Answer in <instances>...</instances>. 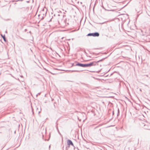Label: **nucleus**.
Wrapping results in <instances>:
<instances>
[{
  "instance_id": "ddd939ff",
  "label": "nucleus",
  "mask_w": 150,
  "mask_h": 150,
  "mask_svg": "<svg viewBox=\"0 0 150 150\" xmlns=\"http://www.w3.org/2000/svg\"><path fill=\"white\" fill-rule=\"evenodd\" d=\"M23 0H17L16 1H23Z\"/></svg>"
},
{
  "instance_id": "39448f33",
  "label": "nucleus",
  "mask_w": 150,
  "mask_h": 150,
  "mask_svg": "<svg viewBox=\"0 0 150 150\" xmlns=\"http://www.w3.org/2000/svg\"><path fill=\"white\" fill-rule=\"evenodd\" d=\"M18 9H21L22 11H26V8L25 7H22L21 8H18Z\"/></svg>"
},
{
  "instance_id": "f3484780",
  "label": "nucleus",
  "mask_w": 150,
  "mask_h": 150,
  "mask_svg": "<svg viewBox=\"0 0 150 150\" xmlns=\"http://www.w3.org/2000/svg\"><path fill=\"white\" fill-rule=\"evenodd\" d=\"M140 91H142V90H141V89H140Z\"/></svg>"
},
{
  "instance_id": "7ed1b4c3",
  "label": "nucleus",
  "mask_w": 150,
  "mask_h": 150,
  "mask_svg": "<svg viewBox=\"0 0 150 150\" xmlns=\"http://www.w3.org/2000/svg\"><path fill=\"white\" fill-rule=\"evenodd\" d=\"M75 65L84 67V64L79 63L78 62H76Z\"/></svg>"
},
{
  "instance_id": "2eb2a0df",
  "label": "nucleus",
  "mask_w": 150,
  "mask_h": 150,
  "mask_svg": "<svg viewBox=\"0 0 150 150\" xmlns=\"http://www.w3.org/2000/svg\"><path fill=\"white\" fill-rule=\"evenodd\" d=\"M25 32H26L27 31V29H25Z\"/></svg>"
},
{
  "instance_id": "f257e3e1",
  "label": "nucleus",
  "mask_w": 150,
  "mask_h": 150,
  "mask_svg": "<svg viewBox=\"0 0 150 150\" xmlns=\"http://www.w3.org/2000/svg\"><path fill=\"white\" fill-rule=\"evenodd\" d=\"M106 57L102 59L97 62L93 61L88 64H84V67H90L92 66L98 65V63L103 61Z\"/></svg>"
},
{
  "instance_id": "0eeeda50",
  "label": "nucleus",
  "mask_w": 150,
  "mask_h": 150,
  "mask_svg": "<svg viewBox=\"0 0 150 150\" xmlns=\"http://www.w3.org/2000/svg\"><path fill=\"white\" fill-rule=\"evenodd\" d=\"M103 8L106 10H107L108 11H115V10L114 9H106L105 8L103 7Z\"/></svg>"
},
{
  "instance_id": "9d476101",
  "label": "nucleus",
  "mask_w": 150,
  "mask_h": 150,
  "mask_svg": "<svg viewBox=\"0 0 150 150\" xmlns=\"http://www.w3.org/2000/svg\"><path fill=\"white\" fill-rule=\"evenodd\" d=\"M71 71L72 72H79L80 71H78V70H72V71Z\"/></svg>"
},
{
  "instance_id": "20e7f679",
  "label": "nucleus",
  "mask_w": 150,
  "mask_h": 150,
  "mask_svg": "<svg viewBox=\"0 0 150 150\" xmlns=\"http://www.w3.org/2000/svg\"><path fill=\"white\" fill-rule=\"evenodd\" d=\"M67 143L68 144L69 146L70 145H71L73 146H74V144L72 142V141L70 140V139H68L67 141Z\"/></svg>"
},
{
  "instance_id": "423d86ee",
  "label": "nucleus",
  "mask_w": 150,
  "mask_h": 150,
  "mask_svg": "<svg viewBox=\"0 0 150 150\" xmlns=\"http://www.w3.org/2000/svg\"><path fill=\"white\" fill-rule=\"evenodd\" d=\"M2 38H3V39H4V40L6 42V38H5V35H3L2 34H1V35Z\"/></svg>"
},
{
  "instance_id": "1a4fd4ad",
  "label": "nucleus",
  "mask_w": 150,
  "mask_h": 150,
  "mask_svg": "<svg viewBox=\"0 0 150 150\" xmlns=\"http://www.w3.org/2000/svg\"><path fill=\"white\" fill-rule=\"evenodd\" d=\"M56 128H57V131H58V132L60 134H61V133H60V132H59V129H58V127L57 126L56 127Z\"/></svg>"
},
{
  "instance_id": "f03ea898",
  "label": "nucleus",
  "mask_w": 150,
  "mask_h": 150,
  "mask_svg": "<svg viewBox=\"0 0 150 150\" xmlns=\"http://www.w3.org/2000/svg\"><path fill=\"white\" fill-rule=\"evenodd\" d=\"M99 34L98 32H95L92 33H89L87 35V36H93V37H98Z\"/></svg>"
},
{
  "instance_id": "9b49d317",
  "label": "nucleus",
  "mask_w": 150,
  "mask_h": 150,
  "mask_svg": "<svg viewBox=\"0 0 150 150\" xmlns=\"http://www.w3.org/2000/svg\"><path fill=\"white\" fill-rule=\"evenodd\" d=\"M73 66H76L75 65V63H74L72 64L71 67H72Z\"/></svg>"
},
{
  "instance_id": "dca6fc26",
  "label": "nucleus",
  "mask_w": 150,
  "mask_h": 150,
  "mask_svg": "<svg viewBox=\"0 0 150 150\" xmlns=\"http://www.w3.org/2000/svg\"><path fill=\"white\" fill-rule=\"evenodd\" d=\"M50 145L49 146V148H50Z\"/></svg>"
},
{
  "instance_id": "f8f14e48",
  "label": "nucleus",
  "mask_w": 150,
  "mask_h": 150,
  "mask_svg": "<svg viewBox=\"0 0 150 150\" xmlns=\"http://www.w3.org/2000/svg\"><path fill=\"white\" fill-rule=\"evenodd\" d=\"M40 93H38L37 95L36 96H37L38 95H40Z\"/></svg>"
},
{
  "instance_id": "a211bd4d",
  "label": "nucleus",
  "mask_w": 150,
  "mask_h": 150,
  "mask_svg": "<svg viewBox=\"0 0 150 150\" xmlns=\"http://www.w3.org/2000/svg\"><path fill=\"white\" fill-rule=\"evenodd\" d=\"M30 50H31V51H32V50H31V49H30Z\"/></svg>"
},
{
  "instance_id": "6e6552de",
  "label": "nucleus",
  "mask_w": 150,
  "mask_h": 150,
  "mask_svg": "<svg viewBox=\"0 0 150 150\" xmlns=\"http://www.w3.org/2000/svg\"><path fill=\"white\" fill-rule=\"evenodd\" d=\"M120 114V110L118 108L117 109V116H118Z\"/></svg>"
},
{
  "instance_id": "4468645a",
  "label": "nucleus",
  "mask_w": 150,
  "mask_h": 150,
  "mask_svg": "<svg viewBox=\"0 0 150 150\" xmlns=\"http://www.w3.org/2000/svg\"><path fill=\"white\" fill-rule=\"evenodd\" d=\"M144 85L145 86H148V85L146 84H145Z\"/></svg>"
}]
</instances>
